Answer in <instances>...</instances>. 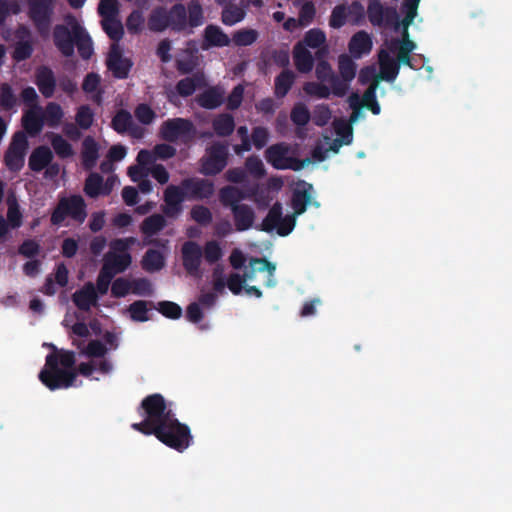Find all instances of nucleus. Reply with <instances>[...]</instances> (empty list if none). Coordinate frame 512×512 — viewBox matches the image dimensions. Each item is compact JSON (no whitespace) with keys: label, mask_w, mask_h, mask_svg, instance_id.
<instances>
[{"label":"nucleus","mask_w":512,"mask_h":512,"mask_svg":"<svg viewBox=\"0 0 512 512\" xmlns=\"http://www.w3.org/2000/svg\"><path fill=\"white\" fill-rule=\"evenodd\" d=\"M46 356L45 368L40 372V381L50 390L67 389L74 386L77 379L76 357L73 351L58 350Z\"/></svg>","instance_id":"1"},{"label":"nucleus","mask_w":512,"mask_h":512,"mask_svg":"<svg viewBox=\"0 0 512 512\" xmlns=\"http://www.w3.org/2000/svg\"><path fill=\"white\" fill-rule=\"evenodd\" d=\"M138 413L144 418L139 423H133L132 429L144 434L150 435V431L155 426L161 425L164 421L174 415L163 395L154 393L146 396L138 408Z\"/></svg>","instance_id":"2"},{"label":"nucleus","mask_w":512,"mask_h":512,"mask_svg":"<svg viewBox=\"0 0 512 512\" xmlns=\"http://www.w3.org/2000/svg\"><path fill=\"white\" fill-rule=\"evenodd\" d=\"M160 442L178 451H185L193 442L188 425L181 423L174 415L150 431Z\"/></svg>","instance_id":"3"},{"label":"nucleus","mask_w":512,"mask_h":512,"mask_svg":"<svg viewBox=\"0 0 512 512\" xmlns=\"http://www.w3.org/2000/svg\"><path fill=\"white\" fill-rule=\"evenodd\" d=\"M77 29H83V26L73 15H67L64 24H57L52 27L51 36L54 46L62 56L68 58L74 55L77 39L75 30Z\"/></svg>","instance_id":"4"},{"label":"nucleus","mask_w":512,"mask_h":512,"mask_svg":"<svg viewBox=\"0 0 512 512\" xmlns=\"http://www.w3.org/2000/svg\"><path fill=\"white\" fill-rule=\"evenodd\" d=\"M86 204L82 196L72 195L70 197H62L51 214V223L53 225H61L68 217L78 223H83L86 219Z\"/></svg>","instance_id":"5"},{"label":"nucleus","mask_w":512,"mask_h":512,"mask_svg":"<svg viewBox=\"0 0 512 512\" xmlns=\"http://www.w3.org/2000/svg\"><path fill=\"white\" fill-rule=\"evenodd\" d=\"M196 127L190 119L176 117L167 119L159 128V136L168 143L181 140L184 144L191 142L196 137Z\"/></svg>","instance_id":"6"},{"label":"nucleus","mask_w":512,"mask_h":512,"mask_svg":"<svg viewBox=\"0 0 512 512\" xmlns=\"http://www.w3.org/2000/svg\"><path fill=\"white\" fill-rule=\"evenodd\" d=\"M289 153L290 146L285 142H279L269 146L265 150L264 156L266 161L273 168L278 170L291 169L293 171H299L310 163L309 158L300 160L289 156Z\"/></svg>","instance_id":"7"},{"label":"nucleus","mask_w":512,"mask_h":512,"mask_svg":"<svg viewBox=\"0 0 512 512\" xmlns=\"http://www.w3.org/2000/svg\"><path fill=\"white\" fill-rule=\"evenodd\" d=\"M228 144L214 142L206 148L205 155L200 159V173L215 176L222 172L228 163Z\"/></svg>","instance_id":"8"},{"label":"nucleus","mask_w":512,"mask_h":512,"mask_svg":"<svg viewBox=\"0 0 512 512\" xmlns=\"http://www.w3.org/2000/svg\"><path fill=\"white\" fill-rule=\"evenodd\" d=\"M57 0H34V30L43 41L51 37Z\"/></svg>","instance_id":"9"},{"label":"nucleus","mask_w":512,"mask_h":512,"mask_svg":"<svg viewBox=\"0 0 512 512\" xmlns=\"http://www.w3.org/2000/svg\"><path fill=\"white\" fill-rule=\"evenodd\" d=\"M367 15L370 23L378 27H393L398 30L402 23L395 7L383 6L379 0H369Z\"/></svg>","instance_id":"10"},{"label":"nucleus","mask_w":512,"mask_h":512,"mask_svg":"<svg viewBox=\"0 0 512 512\" xmlns=\"http://www.w3.org/2000/svg\"><path fill=\"white\" fill-rule=\"evenodd\" d=\"M177 186L183 189L186 200L208 199L215 191L214 183L204 178H185Z\"/></svg>","instance_id":"11"},{"label":"nucleus","mask_w":512,"mask_h":512,"mask_svg":"<svg viewBox=\"0 0 512 512\" xmlns=\"http://www.w3.org/2000/svg\"><path fill=\"white\" fill-rule=\"evenodd\" d=\"M181 257L182 265L187 274L195 278H200L202 276V247L195 241H186L181 247Z\"/></svg>","instance_id":"12"},{"label":"nucleus","mask_w":512,"mask_h":512,"mask_svg":"<svg viewBox=\"0 0 512 512\" xmlns=\"http://www.w3.org/2000/svg\"><path fill=\"white\" fill-rule=\"evenodd\" d=\"M27 145L25 133L16 132L4 156L5 165L10 171L17 172L23 167Z\"/></svg>","instance_id":"13"},{"label":"nucleus","mask_w":512,"mask_h":512,"mask_svg":"<svg viewBox=\"0 0 512 512\" xmlns=\"http://www.w3.org/2000/svg\"><path fill=\"white\" fill-rule=\"evenodd\" d=\"M107 69L116 79H126L133 67V62L123 56V53L117 44H113L106 58Z\"/></svg>","instance_id":"14"},{"label":"nucleus","mask_w":512,"mask_h":512,"mask_svg":"<svg viewBox=\"0 0 512 512\" xmlns=\"http://www.w3.org/2000/svg\"><path fill=\"white\" fill-rule=\"evenodd\" d=\"M182 188L177 185H169L164 191V206L162 211L168 218H177L183 211V202L186 200Z\"/></svg>","instance_id":"15"},{"label":"nucleus","mask_w":512,"mask_h":512,"mask_svg":"<svg viewBox=\"0 0 512 512\" xmlns=\"http://www.w3.org/2000/svg\"><path fill=\"white\" fill-rule=\"evenodd\" d=\"M34 84H36L44 98H52L57 87V78L54 71L47 65L38 66L34 73Z\"/></svg>","instance_id":"16"},{"label":"nucleus","mask_w":512,"mask_h":512,"mask_svg":"<svg viewBox=\"0 0 512 512\" xmlns=\"http://www.w3.org/2000/svg\"><path fill=\"white\" fill-rule=\"evenodd\" d=\"M111 127L118 134L129 133L135 138H141L143 135V129L134 123L131 113L126 109H120L115 113Z\"/></svg>","instance_id":"17"},{"label":"nucleus","mask_w":512,"mask_h":512,"mask_svg":"<svg viewBox=\"0 0 512 512\" xmlns=\"http://www.w3.org/2000/svg\"><path fill=\"white\" fill-rule=\"evenodd\" d=\"M315 75L320 82L329 83L332 93L337 97L345 96V87L340 82V78L336 75L331 65L326 60H321L317 63Z\"/></svg>","instance_id":"18"},{"label":"nucleus","mask_w":512,"mask_h":512,"mask_svg":"<svg viewBox=\"0 0 512 512\" xmlns=\"http://www.w3.org/2000/svg\"><path fill=\"white\" fill-rule=\"evenodd\" d=\"M380 71L375 80L378 83L383 80L387 82H394L397 78L400 70L399 62L390 56V54L382 49L378 54Z\"/></svg>","instance_id":"19"},{"label":"nucleus","mask_w":512,"mask_h":512,"mask_svg":"<svg viewBox=\"0 0 512 512\" xmlns=\"http://www.w3.org/2000/svg\"><path fill=\"white\" fill-rule=\"evenodd\" d=\"M312 193V184L306 181H300L297 184V187L293 190L291 198V206L295 215H302L306 211L307 205L311 202Z\"/></svg>","instance_id":"20"},{"label":"nucleus","mask_w":512,"mask_h":512,"mask_svg":"<svg viewBox=\"0 0 512 512\" xmlns=\"http://www.w3.org/2000/svg\"><path fill=\"white\" fill-rule=\"evenodd\" d=\"M235 230L238 232L247 231L253 227L255 211L248 204L235 205L231 209Z\"/></svg>","instance_id":"21"},{"label":"nucleus","mask_w":512,"mask_h":512,"mask_svg":"<svg viewBox=\"0 0 512 512\" xmlns=\"http://www.w3.org/2000/svg\"><path fill=\"white\" fill-rule=\"evenodd\" d=\"M230 43L229 36L219 26L209 24L205 27L201 46L203 50H208L212 47H226Z\"/></svg>","instance_id":"22"},{"label":"nucleus","mask_w":512,"mask_h":512,"mask_svg":"<svg viewBox=\"0 0 512 512\" xmlns=\"http://www.w3.org/2000/svg\"><path fill=\"white\" fill-rule=\"evenodd\" d=\"M72 300L75 306L84 312L90 311L92 306H95L98 301V295L93 283H86L81 289L77 290L72 295Z\"/></svg>","instance_id":"23"},{"label":"nucleus","mask_w":512,"mask_h":512,"mask_svg":"<svg viewBox=\"0 0 512 512\" xmlns=\"http://www.w3.org/2000/svg\"><path fill=\"white\" fill-rule=\"evenodd\" d=\"M224 90L220 86H212L196 96V103L204 109L213 110L224 102Z\"/></svg>","instance_id":"24"},{"label":"nucleus","mask_w":512,"mask_h":512,"mask_svg":"<svg viewBox=\"0 0 512 512\" xmlns=\"http://www.w3.org/2000/svg\"><path fill=\"white\" fill-rule=\"evenodd\" d=\"M372 39L370 35L364 31L356 32L350 39L348 49L351 55L359 59L363 55L369 54L372 50Z\"/></svg>","instance_id":"25"},{"label":"nucleus","mask_w":512,"mask_h":512,"mask_svg":"<svg viewBox=\"0 0 512 512\" xmlns=\"http://www.w3.org/2000/svg\"><path fill=\"white\" fill-rule=\"evenodd\" d=\"M206 85L207 82L204 74L202 72H196L192 74V76L179 80L175 89L178 95L186 98L192 96L198 88L205 87Z\"/></svg>","instance_id":"26"},{"label":"nucleus","mask_w":512,"mask_h":512,"mask_svg":"<svg viewBox=\"0 0 512 512\" xmlns=\"http://www.w3.org/2000/svg\"><path fill=\"white\" fill-rule=\"evenodd\" d=\"M131 262L132 257L129 253H108L104 258L102 268L113 273V276H115L118 273L124 272Z\"/></svg>","instance_id":"27"},{"label":"nucleus","mask_w":512,"mask_h":512,"mask_svg":"<svg viewBox=\"0 0 512 512\" xmlns=\"http://www.w3.org/2000/svg\"><path fill=\"white\" fill-rule=\"evenodd\" d=\"M326 41L327 37L323 30L312 28L305 33L300 43L305 45L306 48L318 49L316 56L320 58L327 53Z\"/></svg>","instance_id":"28"},{"label":"nucleus","mask_w":512,"mask_h":512,"mask_svg":"<svg viewBox=\"0 0 512 512\" xmlns=\"http://www.w3.org/2000/svg\"><path fill=\"white\" fill-rule=\"evenodd\" d=\"M339 78L345 87V95L347 94L351 81L356 76L357 65L347 54H342L338 58Z\"/></svg>","instance_id":"29"},{"label":"nucleus","mask_w":512,"mask_h":512,"mask_svg":"<svg viewBox=\"0 0 512 512\" xmlns=\"http://www.w3.org/2000/svg\"><path fill=\"white\" fill-rule=\"evenodd\" d=\"M99 157V146L95 139L87 136L82 142L81 160L84 169L91 170L95 167Z\"/></svg>","instance_id":"30"},{"label":"nucleus","mask_w":512,"mask_h":512,"mask_svg":"<svg viewBox=\"0 0 512 512\" xmlns=\"http://www.w3.org/2000/svg\"><path fill=\"white\" fill-rule=\"evenodd\" d=\"M293 59L295 67L300 73H308L313 69L314 58L302 43H297L294 46Z\"/></svg>","instance_id":"31"},{"label":"nucleus","mask_w":512,"mask_h":512,"mask_svg":"<svg viewBox=\"0 0 512 512\" xmlns=\"http://www.w3.org/2000/svg\"><path fill=\"white\" fill-rule=\"evenodd\" d=\"M169 27L175 32H182L187 28V10L181 3L173 5L167 10Z\"/></svg>","instance_id":"32"},{"label":"nucleus","mask_w":512,"mask_h":512,"mask_svg":"<svg viewBox=\"0 0 512 512\" xmlns=\"http://www.w3.org/2000/svg\"><path fill=\"white\" fill-rule=\"evenodd\" d=\"M296 79L295 73L290 69H284L274 80V94L276 98H284L292 88Z\"/></svg>","instance_id":"33"},{"label":"nucleus","mask_w":512,"mask_h":512,"mask_svg":"<svg viewBox=\"0 0 512 512\" xmlns=\"http://www.w3.org/2000/svg\"><path fill=\"white\" fill-rule=\"evenodd\" d=\"M245 198L244 192L236 186L228 185L220 189L219 201L230 210L235 205H241V201Z\"/></svg>","instance_id":"34"},{"label":"nucleus","mask_w":512,"mask_h":512,"mask_svg":"<svg viewBox=\"0 0 512 512\" xmlns=\"http://www.w3.org/2000/svg\"><path fill=\"white\" fill-rule=\"evenodd\" d=\"M282 216H283L282 204L280 202H276L269 209L266 217L263 219L260 226H256V229L265 231L268 233L272 232L274 229L277 228L279 222L282 220Z\"/></svg>","instance_id":"35"},{"label":"nucleus","mask_w":512,"mask_h":512,"mask_svg":"<svg viewBox=\"0 0 512 512\" xmlns=\"http://www.w3.org/2000/svg\"><path fill=\"white\" fill-rule=\"evenodd\" d=\"M142 268L149 273L161 270L165 265V258L162 252L156 249H148L141 261Z\"/></svg>","instance_id":"36"},{"label":"nucleus","mask_w":512,"mask_h":512,"mask_svg":"<svg viewBox=\"0 0 512 512\" xmlns=\"http://www.w3.org/2000/svg\"><path fill=\"white\" fill-rule=\"evenodd\" d=\"M212 128L217 136L228 137L235 129L234 117L228 113L219 114L212 121Z\"/></svg>","instance_id":"37"},{"label":"nucleus","mask_w":512,"mask_h":512,"mask_svg":"<svg viewBox=\"0 0 512 512\" xmlns=\"http://www.w3.org/2000/svg\"><path fill=\"white\" fill-rule=\"evenodd\" d=\"M245 15L246 11L243 6L228 3L223 7L221 21L226 26H233L241 22Z\"/></svg>","instance_id":"38"},{"label":"nucleus","mask_w":512,"mask_h":512,"mask_svg":"<svg viewBox=\"0 0 512 512\" xmlns=\"http://www.w3.org/2000/svg\"><path fill=\"white\" fill-rule=\"evenodd\" d=\"M75 36L77 37L75 47H77L80 57L84 60L90 59L94 52L90 35L83 27V29L75 30Z\"/></svg>","instance_id":"39"},{"label":"nucleus","mask_w":512,"mask_h":512,"mask_svg":"<svg viewBox=\"0 0 512 512\" xmlns=\"http://www.w3.org/2000/svg\"><path fill=\"white\" fill-rule=\"evenodd\" d=\"M169 27L167 9L157 7L153 9L148 18V28L153 32H162Z\"/></svg>","instance_id":"40"},{"label":"nucleus","mask_w":512,"mask_h":512,"mask_svg":"<svg viewBox=\"0 0 512 512\" xmlns=\"http://www.w3.org/2000/svg\"><path fill=\"white\" fill-rule=\"evenodd\" d=\"M166 226L165 217L161 214H152L145 218L140 226L141 232L146 236H154Z\"/></svg>","instance_id":"41"},{"label":"nucleus","mask_w":512,"mask_h":512,"mask_svg":"<svg viewBox=\"0 0 512 512\" xmlns=\"http://www.w3.org/2000/svg\"><path fill=\"white\" fill-rule=\"evenodd\" d=\"M41 114L45 124L51 128L58 127L64 116L61 106L56 102H49L44 109L41 108Z\"/></svg>","instance_id":"42"},{"label":"nucleus","mask_w":512,"mask_h":512,"mask_svg":"<svg viewBox=\"0 0 512 512\" xmlns=\"http://www.w3.org/2000/svg\"><path fill=\"white\" fill-rule=\"evenodd\" d=\"M22 97L25 105L22 125L25 133L32 136V87H26L22 92Z\"/></svg>","instance_id":"43"},{"label":"nucleus","mask_w":512,"mask_h":512,"mask_svg":"<svg viewBox=\"0 0 512 512\" xmlns=\"http://www.w3.org/2000/svg\"><path fill=\"white\" fill-rule=\"evenodd\" d=\"M101 24L103 30L111 40L119 42L122 39L124 29L121 21L118 20L117 17L102 19Z\"/></svg>","instance_id":"44"},{"label":"nucleus","mask_w":512,"mask_h":512,"mask_svg":"<svg viewBox=\"0 0 512 512\" xmlns=\"http://www.w3.org/2000/svg\"><path fill=\"white\" fill-rule=\"evenodd\" d=\"M378 88V81L374 80L369 84L368 88L363 93V107H366L374 115L380 114L381 108L377 101L376 92Z\"/></svg>","instance_id":"45"},{"label":"nucleus","mask_w":512,"mask_h":512,"mask_svg":"<svg viewBox=\"0 0 512 512\" xmlns=\"http://www.w3.org/2000/svg\"><path fill=\"white\" fill-rule=\"evenodd\" d=\"M53 159V153L48 146L34 148V172H40L46 168Z\"/></svg>","instance_id":"46"},{"label":"nucleus","mask_w":512,"mask_h":512,"mask_svg":"<svg viewBox=\"0 0 512 512\" xmlns=\"http://www.w3.org/2000/svg\"><path fill=\"white\" fill-rule=\"evenodd\" d=\"M103 177L96 172L91 173L85 180L84 192L91 198H96L103 193Z\"/></svg>","instance_id":"47"},{"label":"nucleus","mask_w":512,"mask_h":512,"mask_svg":"<svg viewBox=\"0 0 512 512\" xmlns=\"http://www.w3.org/2000/svg\"><path fill=\"white\" fill-rule=\"evenodd\" d=\"M246 174H250L253 178L260 180L265 177L266 169L262 160L256 156L251 155L247 157L244 163Z\"/></svg>","instance_id":"48"},{"label":"nucleus","mask_w":512,"mask_h":512,"mask_svg":"<svg viewBox=\"0 0 512 512\" xmlns=\"http://www.w3.org/2000/svg\"><path fill=\"white\" fill-rule=\"evenodd\" d=\"M259 37V33L255 29L243 28L234 32L232 41L236 46L252 45Z\"/></svg>","instance_id":"49"},{"label":"nucleus","mask_w":512,"mask_h":512,"mask_svg":"<svg viewBox=\"0 0 512 512\" xmlns=\"http://www.w3.org/2000/svg\"><path fill=\"white\" fill-rule=\"evenodd\" d=\"M187 10V25L190 27H198L203 23V9L199 0H191L188 3Z\"/></svg>","instance_id":"50"},{"label":"nucleus","mask_w":512,"mask_h":512,"mask_svg":"<svg viewBox=\"0 0 512 512\" xmlns=\"http://www.w3.org/2000/svg\"><path fill=\"white\" fill-rule=\"evenodd\" d=\"M291 121L300 127L306 126L311 118L310 111L305 104L299 102L296 103L290 113Z\"/></svg>","instance_id":"51"},{"label":"nucleus","mask_w":512,"mask_h":512,"mask_svg":"<svg viewBox=\"0 0 512 512\" xmlns=\"http://www.w3.org/2000/svg\"><path fill=\"white\" fill-rule=\"evenodd\" d=\"M205 261L212 265L223 257V250L216 240L207 241L202 248Z\"/></svg>","instance_id":"52"},{"label":"nucleus","mask_w":512,"mask_h":512,"mask_svg":"<svg viewBox=\"0 0 512 512\" xmlns=\"http://www.w3.org/2000/svg\"><path fill=\"white\" fill-rule=\"evenodd\" d=\"M148 302L145 300H137L128 307L130 318L136 322H146L148 317Z\"/></svg>","instance_id":"53"},{"label":"nucleus","mask_w":512,"mask_h":512,"mask_svg":"<svg viewBox=\"0 0 512 512\" xmlns=\"http://www.w3.org/2000/svg\"><path fill=\"white\" fill-rule=\"evenodd\" d=\"M324 82H306L303 86L304 92L309 96L319 99H328L332 93V89L323 84Z\"/></svg>","instance_id":"54"},{"label":"nucleus","mask_w":512,"mask_h":512,"mask_svg":"<svg viewBox=\"0 0 512 512\" xmlns=\"http://www.w3.org/2000/svg\"><path fill=\"white\" fill-rule=\"evenodd\" d=\"M51 145L60 158L65 159L73 155L71 144L59 134H53Z\"/></svg>","instance_id":"55"},{"label":"nucleus","mask_w":512,"mask_h":512,"mask_svg":"<svg viewBox=\"0 0 512 512\" xmlns=\"http://www.w3.org/2000/svg\"><path fill=\"white\" fill-rule=\"evenodd\" d=\"M347 8L346 4L336 5L331 12L329 18V26L333 29H340L343 27L346 22H348L347 18Z\"/></svg>","instance_id":"56"},{"label":"nucleus","mask_w":512,"mask_h":512,"mask_svg":"<svg viewBox=\"0 0 512 512\" xmlns=\"http://www.w3.org/2000/svg\"><path fill=\"white\" fill-rule=\"evenodd\" d=\"M348 22L352 25H359L365 18L364 6L359 1H353L346 5Z\"/></svg>","instance_id":"57"},{"label":"nucleus","mask_w":512,"mask_h":512,"mask_svg":"<svg viewBox=\"0 0 512 512\" xmlns=\"http://www.w3.org/2000/svg\"><path fill=\"white\" fill-rule=\"evenodd\" d=\"M156 309L164 317L173 320L179 319L182 315L181 307L177 303L172 301H160Z\"/></svg>","instance_id":"58"},{"label":"nucleus","mask_w":512,"mask_h":512,"mask_svg":"<svg viewBox=\"0 0 512 512\" xmlns=\"http://www.w3.org/2000/svg\"><path fill=\"white\" fill-rule=\"evenodd\" d=\"M136 119L143 125H150L156 118L155 111L146 103H140L134 110Z\"/></svg>","instance_id":"59"},{"label":"nucleus","mask_w":512,"mask_h":512,"mask_svg":"<svg viewBox=\"0 0 512 512\" xmlns=\"http://www.w3.org/2000/svg\"><path fill=\"white\" fill-rule=\"evenodd\" d=\"M94 113L88 105H82L78 108L75 120L77 125L86 130L93 124Z\"/></svg>","instance_id":"60"},{"label":"nucleus","mask_w":512,"mask_h":512,"mask_svg":"<svg viewBox=\"0 0 512 512\" xmlns=\"http://www.w3.org/2000/svg\"><path fill=\"white\" fill-rule=\"evenodd\" d=\"M191 218L202 226H206L212 221V213L209 208L203 205H196L191 209Z\"/></svg>","instance_id":"61"},{"label":"nucleus","mask_w":512,"mask_h":512,"mask_svg":"<svg viewBox=\"0 0 512 512\" xmlns=\"http://www.w3.org/2000/svg\"><path fill=\"white\" fill-rule=\"evenodd\" d=\"M144 17L140 10H133L126 19V27L129 33L137 34L142 31Z\"/></svg>","instance_id":"62"},{"label":"nucleus","mask_w":512,"mask_h":512,"mask_svg":"<svg viewBox=\"0 0 512 512\" xmlns=\"http://www.w3.org/2000/svg\"><path fill=\"white\" fill-rule=\"evenodd\" d=\"M316 15V8L312 1H306L299 10V24L300 26H308L311 24Z\"/></svg>","instance_id":"63"},{"label":"nucleus","mask_w":512,"mask_h":512,"mask_svg":"<svg viewBox=\"0 0 512 512\" xmlns=\"http://www.w3.org/2000/svg\"><path fill=\"white\" fill-rule=\"evenodd\" d=\"M251 140L256 149L260 150L269 141V131L266 127L256 126L252 129Z\"/></svg>","instance_id":"64"}]
</instances>
